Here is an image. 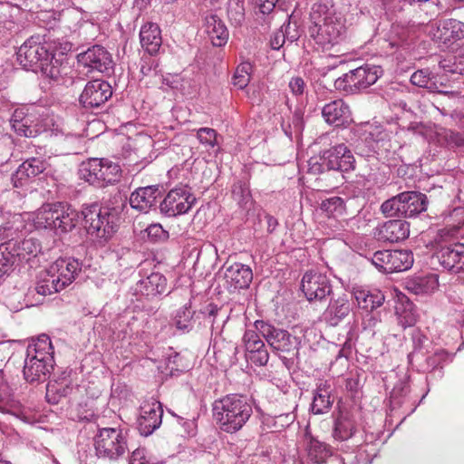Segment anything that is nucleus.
Listing matches in <instances>:
<instances>
[{
    "mask_svg": "<svg viewBox=\"0 0 464 464\" xmlns=\"http://www.w3.org/2000/svg\"><path fill=\"white\" fill-rule=\"evenodd\" d=\"M196 202L195 196L188 186H179L166 195L160 205V212L168 217L187 213Z\"/></svg>",
    "mask_w": 464,
    "mask_h": 464,
    "instance_id": "nucleus-12",
    "label": "nucleus"
},
{
    "mask_svg": "<svg viewBox=\"0 0 464 464\" xmlns=\"http://www.w3.org/2000/svg\"><path fill=\"white\" fill-rule=\"evenodd\" d=\"M57 216H59L56 221V230L61 232H68L74 228L79 222L78 212L72 208L70 206L58 203L57 204Z\"/></svg>",
    "mask_w": 464,
    "mask_h": 464,
    "instance_id": "nucleus-40",
    "label": "nucleus"
},
{
    "mask_svg": "<svg viewBox=\"0 0 464 464\" xmlns=\"http://www.w3.org/2000/svg\"><path fill=\"white\" fill-rule=\"evenodd\" d=\"M351 312V304L346 295L331 299L324 313L325 322L331 326L338 325Z\"/></svg>",
    "mask_w": 464,
    "mask_h": 464,
    "instance_id": "nucleus-29",
    "label": "nucleus"
},
{
    "mask_svg": "<svg viewBox=\"0 0 464 464\" xmlns=\"http://www.w3.org/2000/svg\"><path fill=\"white\" fill-rule=\"evenodd\" d=\"M252 65L249 63H242L234 73L232 82L238 89H244L250 82Z\"/></svg>",
    "mask_w": 464,
    "mask_h": 464,
    "instance_id": "nucleus-46",
    "label": "nucleus"
},
{
    "mask_svg": "<svg viewBox=\"0 0 464 464\" xmlns=\"http://www.w3.org/2000/svg\"><path fill=\"white\" fill-rule=\"evenodd\" d=\"M57 216V204L46 205L41 208L34 218V227L38 229L51 228L56 230Z\"/></svg>",
    "mask_w": 464,
    "mask_h": 464,
    "instance_id": "nucleus-41",
    "label": "nucleus"
},
{
    "mask_svg": "<svg viewBox=\"0 0 464 464\" xmlns=\"http://www.w3.org/2000/svg\"><path fill=\"white\" fill-rule=\"evenodd\" d=\"M119 164L107 159L92 158L81 164L79 175L82 179L96 188L115 184L121 177Z\"/></svg>",
    "mask_w": 464,
    "mask_h": 464,
    "instance_id": "nucleus-7",
    "label": "nucleus"
},
{
    "mask_svg": "<svg viewBox=\"0 0 464 464\" xmlns=\"http://www.w3.org/2000/svg\"><path fill=\"white\" fill-rule=\"evenodd\" d=\"M289 89L295 96H300L304 92L305 82L302 77H293L289 82Z\"/></svg>",
    "mask_w": 464,
    "mask_h": 464,
    "instance_id": "nucleus-58",
    "label": "nucleus"
},
{
    "mask_svg": "<svg viewBox=\"0 0 464 464\" xmlns=\"http://www.w3.org/2000/svg\"><path fill=\"white\" fill-rule=\"evenodd\" d=\"M378 239L384 242H398L406 239L410 235V225L405 220L392 219L383 223L377 228Z\"/></svg>",
    "mask_w": 464,
    "mask_h": 464,
    "instance_id": "nucleus-26",
    "label": "nucleus"
},
{
    "mask_svg": "<svg viewBox=\"0 0 464 464\" xmlns=\"http://www.w3.org/2000/svg\"><path fill=\"white\" fill-rule=\"evenodd\" d=\"M353 296L358 306L367 312L380 307L384 302V295L378 289L356 286L353 288Z\"/></svg>",
    "mask_w": 464,
    "mask_h": 464,
    "instance_id": "nucleus-34",
    "label": "nucleus"
},
{
    "mask_svg": "<svg viewBox=\"0 0 464 464\" xmlns=\"http://www.w3.org/2000/svg\"><path fill=\"white\" fill-rule=\"evenodd\" d=\"M401 196V217H415L427 209L428 198L425 194L417 191H405Z\"/></svg>",
    "mask_w": 464,
    "mask_h": 464,
    "instance_id": "nucleus-28",
    "label": "nucleus"
},
{
    "mask_svg": "<svg viewBox=\"0 0 464 464\" xmlns=\"http://www.w3.org/2000/svg\"><path fill=\"white\" fill-rule=\"evenodd\" d=\"M334 400L331 398V385L327 382H321L314 392L311 411L314 414H323L332 407Z\"/></svg>",
    "mask_w": 464,
    "mask_h": 464,
    "instance_id": "nucleus-37",
    "label": "nucleus"
},
{
    "mask_svg": "<svg viewBox=\"0 0 464 464\" xmlns=\"http://www.w3.org/2000/svg\"><path fill=\"white\" fill-rule=\"evenodd\" d=\"M21 227L22 223L19 218L5 223L4 225L0 226V239L5 240V242L15 240L18 237Z\"/></svg>",
    "mask_w": 464,
    "mask_h": 464,
    "instance_id": "nucleus-49",
    "label": "nucleus"
},
{
    "mask_svg": "<svg viewBox=\"0 0 464 464\" xmlns=\"http://www.w3.org/2000/svg\"><path fill=\"white\" fill-rule=\"evenodd\" d=\"M78 62L88 72L97 71L102 73H110L113 67L111 53L102 46L94 45L78 55Z\"/></svg>",
    "mask_w": 464,
    "mask_h": 464,
    "instance_id": "nucleus-17",
    "label": "nucleus"
},
{
    "mask_svg": "<svg viewBox=\"0 0 464 464\" xmlns=\"http://www.w3.org/2000/svg\"><path fill=\"white\" fill-rule=\"evenodd\" d=\"M81 271V264L71 257L54 261L39 277L35 291L42 295H52L72 283Z\"/></svg>",
    "mask_w": 464,
    "mask_h": 464,
    "instance_id": "nucleus-5",
    "label": "nucleus"
},
{
    "mask_svg": "<svg viewBox=\"0 0 464 464\" xmlns=\"http://www.w3.org/2000/svg\"><path fill=\"white\" fill-rule=\"evenodd\" d=\"M20 167L24 170L25 175L29 176L31 179H34L44 169L43 160L36 158H31L25 160Z\"/></svg>",
    "mask_w": 464,
    "mask_h": 464,
    "instance_id": "nucleus-54",
    "label": "nucleus"
},
{
    "mask_svg": "<svg viewBox=\"0 0 464 464\" xmlns=\"http://www.w3.org/2000/svg\"><path fill=\"white\" fill-rule=\"evenodd\" d=\"M413 350L408 355L410 363L419 362L423 355L424 352L427 351L430 344L429 338L423 334L420 330H414L411 335Z\"/></svg>",
    "mask_w": 464,
    "mask_h": 464,
    "instance_id": "nucleus-43",
    "label": "nucleus"
},
{
    "mask_svg": "<svg viewBox=\"0 0 464 464\" xmlns=\"http://www.w3.org/2000/svg\"><path fill=\"white\" fill-rule=\"evenodd\" d=\"M321 209L330 216L343 214L344 200L340 197H331L322 201Z\"/></svg>",
    "mask_w": 464,
    "mask_h": 464,
    "instance_id": "nucleus-51",
    "label": "nucleus"
},
{
    "mask_svg": "<svg viewBox=\"0 0 464 464\" xmlns=\"http://www.w3.org/2000/svg\"><path fill=\"white\" fill-rule=\"evenodd\" d=\"M54 363L53 348L48 335H40L26 350L24 376L29 382L44 381Z\"/></svg>",
    "mask_w": 464,
    "mask_h": 464,
    "instance_id": "nucleus-4",
    "label": "nucleus"
},
{
    "mask_svg": "<svg viewBox=\"0 0 464 464\" xmlns=\"http://www.w3.org/2000/svg\"><path fill=\"white\" fill-rule=\"evenodd\" d=\"M438 277L430 274L410 278L405 283L406 289L414 295H424L433 292L438 287Z\"/></svg>",
    "mask_w": 464,
    "mask_h": 464,
    "instance_id": "nucleus-39",
    "label": "nucleus"
},
{
    "mask_svg": "<svg viewBox=\"0 0 464 464\" xmlns=\"http://www.w3.org/2000/svg\"><path fill=\"white\" fill-rule=\"evenodd\" d=\"M322 116L324 121L335 128H346L353 121L350 106L343 100L336 99L324 105Z\"/></svg>",
    "mask_w": 464,
    "mask_h": 464,
    "instance_id": "nucleus-18",
    "label": "nucleus"
},
{
    "mask_svg": "<svg viewBox=\"0 0 464 464\" xmlns=\"http://www.w3.org/2000/svg\"><path fill=\"white\" fill-rule=\"evenodd\" d=\"M14 131L22 137L34 138L41 134L39 117L26 113L24 109H16L10 120Z\"/></svg>",
    "mask_w": 464,
    "mask_h": 464,
    "instance_id": "nucleus-21",
    "label": "nucleus"
},
{
    "mask_svg": "<svg viewBox=\"0 0 464 464\" xmlns=\"http://www.w3.org/2000/svg\"><path fill=\"white\" fill-rule=\"evenodd\" d=\"M409 392L410 388L406 382H400L397 383L391 392V403L393 407H400L403 403L404 398L408 395Z\"/></svg>",
    "mask_w": 464,
    "mask_h": 464,
    "instance_id": "nucleus-53",
    "label": "nucleus"
},
{
    "mask_svg": "<svg viewBox=\"0 0 464 464\" xmlns=\"http://www.w3.org/2000/svg\"><path fill=\"white\" fill-rule=\"evenodd\" d=\"M446 140L450 146L462 147L464 146V133L449 130L445 135Z\"/></svg>",
    "mask_w": 464,
    "mask_h": 464,
    "instance_id": "nucleus-60",
    "label": "nucleus"
},
{
    "mask_svg": "<svg viewBox=\"0 0 464 464\" xmlns=\"http://www.w3.org/2000/svg\"><path fill=\"white\" fill-rule=\"evenodd\" d=\"M324 157L327 169L350 171L354 169L355 159L353 154L343 143L324 151Z\"/></svg>",
    "mask_w": 464,
    "mask_h": 464,
    "instance_id": "nucleus-19",
    "label": "nucleus"
},
{
    "mask_svg": "<svg viewBox=\"0 0 464 464\" xmlns=\"http://www.w3.org/2000/svg\"><path fill=\"white\" fill-rule=\"evenodd\" d=\"M279 0H257L256 5L263 14H270L276 7Z\"/></svg>",
    "mask_w": 464,
    "mask_h": 464,
    "instance_id": "nucleus-62",
    "label": "nucleus"
},
{
    "mask_svg": "<svg viewBox=\"0 0 464 464\" xmlns=\"http://www.w3.org/2000/svg\"><path fill=\"white\" fill-rule=\"evenodd\" d=\"M410 36V29L404 25L394 24L392 25L390 31V37L388 40L392 47L400 46L405 44Z\"/></svg>",
    "mask_w": 464,
    "mask_h": 464,
    "instance_id": "nucleus-47",
    "label": "nucleus"
},
{
    "mask_svg": "<svg viewBox=\"0 0 464 464\" xmlns=\"http://www.w3.org/2000/svg\"><path fill=\"white\" fill-rule=\"evenodd\" d=\"M94 449L99 459L116 460L128 450L126 434L121 429H100L94 437Z\"/></svg>",
    "mask_w": 464,
    "mask_h": 464,
    "instance_id": "nucleus-9",
    "label": "nucleus"
},
{
    "mask_svg": "<svg viewBox=\"0 0 464 464\" xmlns=\"http://www.w3.org/2000/svg\"><path fill=\"white\" fill-rule=\"evenodd\" d=\"M246 358L256 366H265L268 362L269 353L265 343L260 339L259 333L246 330L243 336Z\"/></svg>",
    "mask_w": 464,
    "mask_h": 464,
    "instance_id": "nucleus-20",
    "label": "nucleus"
},
{
    "mask_svg": "<svg viewBox=\"0 0 464 464\" xmlns=\"http://www.w3.org/2000/svg\"><path fill=\"white\" fill-rule=\"evenodd\" d=\"M449 353L442 349L435 351L432 354L426 357L423 363L420 361L418 363L420 370L423 372H429V378L433 377L438 372V377H442L443 365L449 360Z\"/></svg>",
    "mask_w": 464,
    "mask_h": 464,
    "instance_id": "nucleus-38",
    "label": "nucleus"
},
{
    "mask_svg": "<svg viewBox=\"0 0 464 464\" xmlns=\"http://www.w3.org/2000/svg\"><path fill=\"white\" fill-rule=\"evenodd\" d=\"M382 72L381 66L365 63L337 78L334 88L349 94L356 93L374 84Z\"/></svg>",
    "mask_w": 464,
    "mask_h": 464,
    "instance_id": "nucleus-8",
    "label": "nucleus"
},
{
    "mask_svg": "<svg viewBox=\"0 0 464 464\" xmlns=\"http://www.w3.org/2000/svg\"><path fill=\"white\" fill-rule=\"evenodd\" d=\"M5 248L13 256L14 263L18 261H29L32 257H35L41 251L40 243L33 238H25L23 240H10L4 242Z\"/></svg>",
    "mask_w": 464,
    "mask_h": 464,
    "instance_id": "nucleus-25",
    "label": "nucleus"
},
{
    "mask_svg": "<svg viewBox=\"0 0 464 464\" xmlns=\"http://www.w3.org/2000/svg\"><path fill=\"white\" fill-rule=\"evenodd\" d=\"M196 137L199 143L208 150H213L216 154L220 152L222 136L216 130L208 127L199 128L196 130Z\"/></svg>",
    "mask_w": 464,
    "mask_h": 464,
    "instance_id": "nucleus-42",
    "label": "nucleus"
},
{
    "mask_svg": "<svg viewBox=\"0 0 464 464\" xmlns=\"http://www.w3.org/2000/svg\"><path fill=\"white\" fill-rule=\"evenodd\" d=\"M352 349H353V343L351 341V337H348L346 339V341L344 342V343L343 344V347L340 349V351L336 356L335 362L343 358H344L345 361H347L349 356L352 354Z\"/></svg>",
    "mask_w": 464,
    "mask_h": 464,
    "instance_id": "nucleus-63",
    "label": "nucleus"
},
{
    "mask_svg": "<svg viewBox=\"0 0 464 464\" xmlns=\"http://www.w3.org/2000/svg\"><path fill=\"white\" fill-rule=\"evenodd\" d=\"M301 289L309 302L323 301L333 293L329 278L317 272H306L304 275Z\"/></svg>",
    "mask_w": 464,
    "mask_h": 464,
    "instance_id": "nucleus-14",
    "label": "nucleus"
},
{
    "mask_svg": "<svg viewBox=\"0 0 464 464\" xmlns=\"http://www.w3.org/2000/svg\"><path fill=\"white\" fill-rule=\"evenodd\" d=\"M433 36L444 44H454L464 38V23L456 19L443 20L439 24Z\"/></svg>",
    "mask_w": 464,
    "mask_h": 464,
    "instance_id": "nucleus-27",
    "label": "nucleus"
},
{
    "mask_svg": "<svg viewBox=\"0 0 464 464\" xmlns=\"http://www.w3.org/2000/svg\"><path fill=\"white\" fill-rule=\"evenodd\" d=\"M433 257L448 271L454 274L464 272V244L462 243L440 246Z\"/></svg>",
    "mask_w": 464,
    "mask_h": 464,
    "instance_id": "nucleus-16",
    "label": "nucleus"
},
{
    "mask_svg": "<svg viewBox=\"0 0 464 464\" xmlns=\"http://www.w3.org/2000/svg\"><path fill=\"white\" fill-rule=\"evenodd\" d=\"M408 306L409 307H405L402 311H401L399 308H396L398 323L403 328L411 327L417 322V315L413 312L411 305L409 304Z\"/></svg>",
    "mask_w": 464,
    "mask_h": 464,
    "instance_id": "nucleus-55",
    "label": "nucleus"
},
{
    "mask_svg": "<svg viewBox=\"0 0 464 464\" xmlns=\"http://www.w3.org/2000/svg\"><path fill=\"white\" fill-rule=\"evenodd\" d=\"M17 62L27 71L40 72L45 77L57 81L61 76V64L54 58L51 44L40 35L28 38L16 53Z\"/></svg>",
    "mask_w": 464,
    "mask_h": 464,
    "instance_id": "nucleus-2",
    "label": "nucleus"
},
{
    "mask_svg": "<svg viewBox=\"0 0 464 464\" xmlns=\"http://www.w3.org/2000/svg\"><path fill=\"white\" fill-rule=\"evenodd\" d=\"M227 16L232 24L239 25L245 19L244 0H229Z\"/></svg>",
    "mask_w": 464,
    "mask_h": 464,
    "instance_id": "nucleus-48",
    "label": "nucleus"
},
{
    "mask_svg": "<svg viewBox=\"0 0 464 464\" xmlns=\"http://www.w3.org/2000/svg\"><path fill=\"white\" fill-rule=\"evenodd\" d=\"M370 260L379 271L388 274L408 270L414 261L409 249L376 251Z\"/></svg>",
    "mask_w": 464,
    "mask_h": 464,
    "instance_id": "nucleus-11",
    "label": "nucleus"
},
{
    "mask_svg": "<svg viewBox=\"0 0 464 464\" xmlns=\"http://www.w3.org/2000/svg\"><path fill=\"white\" fill-rule=\"evenodd\" d=\"M159 195V188L155 186L138 188L130 197V205L140 212H148L155 206Z\"/></svg>",
    "mask_w": 464,
    "mask_h": 464,
    "instance_id": "nucleus-30",
    "label": "nucleus"
},
{
    "mask_svg": "<svg viewBox=\"0 0 464 464\" xmlns=\"http://www.w3.org/2000/svg\"><path fill=\"white\" fill-rule=\"evenodd\" d=\"M224 278L230 292L246 289L253 280V272L249 266L234 263L226 268Z\"/></svg>",
    "mask_w": 464,
    "mask_h": 464,
    "instance_id": "nucleus-24",
    "label": "nucleus"
},
{
    "mask_svg": "<svg viewBox=\"0 0 464 464\" xmlns=\"http://www.w3.org/2000/svg\"><path fill=\"white\" fill-rule=\"evenodd\" d=\"M205 32L214 46H223L228 40V30L224 22L216 14H209L205 17Z\"/></svg>",
    "mask_w": 464,
    "mask_h": 464,
    "instance_id": "nucleus-32",
    "label": "nucleus"
},
{
    "mask_svg": "<svg viewBox=\"0 0 464 464\" xmlns=\"http://www.w3.org/2000/svg\"><path fill=\"white\" fill-rule=\"evenodd\" d=\"M285 42V33L283 28L273 34L270 39V45L274 50H279Z\"/></svg>",
    "mask_w": 464,
    "mask_h": 464,
    "instance_id": "nucleus-61",
    "label": "nucleus"
},
{
    "mask_svg": "<svg viewBox=\"0 0 464 464\" xmlns=\"http://www.w3.org/2000/svg\"><path fill=\"white\" fill-rule=\"evenodd\" d=\"M304 444L308 459L316 464L325 462L332 456L331 447L307 431L304 434Z\"/></svg>",
    "mask_w": 464,
    "mask_h": 464,
    "instance_id": "nucleus-33",
    "label": "nucleus"
},
{
    "mask_svg": "<svg viewBox=\"0 0 464 464\" xmlns=\"http://www.w3.org/2000/svg\"><path fill=\"white\" fill-rule=\"evenodd\" d=\"M212 413L220 430L235 433L247 422L253 413V408L246 397L228 394L213 402Z\"/></svg>",
    "mask_w": 464,
    "mask_h": 464,
    "instance_id": "nucleus-3",
    "label": "nucleus"
},
{
    "mask_svg": "<svg viewBox=\"0 0 464 464\" xmlns=\"http://www.w3.org/2000/svg\"><path fill=\"white\" fill-rule=\"evenodd\" d=\"M148 236L153 239L161 238L165 236L166 231L160 224H152L146 229Z\"/></svg>",
    "mask_w": 464,
    "mask_h": 464,
    "instance_id": "nucleus-64",
    "label": "nucleus"
},
{
    "mask_svg": "<svg viewBox=\"0 0 464 464\" xmlns=\"http://www.w3.org/2000/svg\"><path fill=\"white\" fill-rule=\"evenodd\" d=\"M193 314L194 312L191 310L189 304H186L177 310L173 318L177 329L187 332L191 330L193 327Z\"/></svg>",
    "mask_w": 464,
    "mask_h": 464,
    "instance_id": "nucleus-45",
    "label": "nucleus"
},
{
    "mask_svg": "<svg viewBox=\"0 0 464 464\" xmlns=\"http://www.w3.org/2000/svg\"><path fill=\"white\" fill-rule=\"evenodd\" d=\"M309 34L322 50H330L345 37L346 27L337 14L333 0H320L310 13Z\"/></svg>",
    "mask_w": 464,
    "mask_h": 464,
    "instance_id": "nucleus-1",
    "label": "nucleus"
},
{
    "mask_svg": "<svg viewBox=\"0 0 464 464\" xmlns=\"http://www.w3.org/2000/svg\"><path fill=\"white\" fill-rule=\"evenodd\" d=\"M31 178L25 175L24 170L19 166L17 170L12 175V182L15 188H22L28 184Z\"/></svg>",
    "mask_w": 464,
    "mask_h": 464,
    "instance_id": "nucleus-59",
    "label": "nucleus"
},
{
    "mask_svg": "<svg viewBox=\"0 0 464 464\" xmlns=\"http://www.w3.org/2000/svg\"><path fill=\"white\" fill-rule=\"evenodd\" d=\"M140 41L142 48L150 54L158 53L161 44L162 37L160 26L151 22L143 24L140 31Z\"/></svg>",
    "mask_w": 464,
    "mask_h": 464,
    "instance_id": "nucleus-31",
    "label": "nucleus"
},
{
    "mask_svg": "<svg viewBox=\"0 0 464 464\" xmlns=\"http://www.w3.org/2000/svg\"><path fill=\"white\" fill-rule=\"evenodd\" d=\"M77 387L78 386L67 377L50 382L46 387V399L48 402L57 404L62 398H66L72 394Z\"/></svg>",
    "mask_w": 464,
    "mask_h": 464,
    "instance_id": "nucleus-36",
    "label": "nucleus"
},
{
    "mask_svg": "<svg viewBox=\"0 0 464 464\" xmlns=\"http://www.w3.org/2000/svg\"><path fill=\"white\" fill-rule=\"evenodd\" d=\"M401 193L386 201L381 206L382 212L389 217H401Z\"/></svg>",
    "mask_w": 464,
    "mask_h": 464,
    "instance_id": "nucleus-52",
    "label": "nucleus"
},
{
    "mask_svg": "<svg viewBox=\"0 0 464 464\" xmlns=\"http://www.w3.org/2000/svg\"><path fill=\"white\" fill-rule=\"evenodd\" d=\"M308 172L312 174H320L324 171L326 165L324 163V155L320 158L314 157L311 158L307 162Z\"/></svg>",
    "mask_w": 464,
    "mask_h": 464,
    "instance_id": "nucleus-57",
    "label": "nucleus"
},
{
    "mask_svg": "<svg viewBox=\"0 0 464 464\" xmlns=\"http://www.w3.org/2000/svg\"><path fill=\"white\" fill-rule=\"evenodd\" d=\"M256 330L266 341L274 353L279 357L294 354L296 350L295 338L286 330L276 327L263 320H256L254 324Z\"/></svg>",
    "mask_w": 464,
    "mask_h": 464,
    "instance_id": "nucleus-10",
    "label": "nucleus"
},
{
    "mask_svg": "<svg viewBox=\"0 0 464 464\" xmlns=\"http://www.w3.org/2000/svg\"><path fill=\"white\" fill-rule=\"evenodd\" d=\"M112 95L111 86L106 81L96 79L86 83L79 102L86 109L98 108Z\"/></svg>",
    "mask_w": 464,
    "mask_h": 464,
    "instance_id": "nucleus-15",
    "label": "nucleus"
},
{
    "mask_svg": "<svg viewBox=\"0 0 464 464\" xmlns=\"http://www.w3.org/2000/svg\"><path fill=\"white\" fill-rule=\"evenodd\" d=\"M13 256L0 245V278L6 275L14 265Z\"/></svg>",
    "mask_w": 464,
    "mask_h": 464,
    "instance_id": "nucleus-56",
    "label": "nucleus"
},
{
    "mask_svg": "<svg viewBox=\"0 0 464 464\" xmlns=\"http://www.w3.org/2000/svg\"><path fill=\"white\" fill-rule=\"evenodd\" d=\"M333 438L336 441L344 442L352 439L357 432V422L354 415L346 409H339L333 414Z\"/></svg>",
    "mask_w": 464,
    "mask_h": 464,
    "instance_id": "nucleus-22",
    "label": "nucleus"
},
{
    "mask_svg": "<svg viewBox=\"0 0 464 464\" xmlns=\"http://www.w3.org/2000/svg\"><path fill=\"white\" fill-rule=\"evenodd\" d=\"M411 82L413 85L435 91L437 89L436 83L430 77L428 70L422 69L413 72L411 76Z\"/></svg>",
    "mask_w": 464,
    "mask_h": 464,
    "instance_id": "nucleus-50",
    "label": "nucleus"
},
{
    "mask_svg": "<svg viewBox=\"0 0 464 464\" xmlns=\"http://www.w3.org/2000/svg\"><path fill=\"white\" fill-rule=\"evenodd\" d=\"M136 291L149 297L162 295L167 291V279L160 273H151L137 283Z\"/></svg>",
    "mask_w": 464,
    "mask_h": 464,
    "instance_id": "nucleus-35",
    "label": "nucleus"
},
{
    "mask_svg": "<svg viewBox=\"0 0 464 464\" xmlns=\"http://www.w3.org/2000/svg\"><path fill=\"white\" fill-rule=\"evenodd\" d=\"M82 215L91 239L98 246H104L116 231L114 217L110 210L95 203L84 207Z\"/></svg>",
    "mask_w": 464,
    "mask_h": 464,
    "instance_id": "nucleus-6",
    "label": "nucleus"
},
{
    "mask_svg": "<svg viewBox=\"0 0 464 464\" xmlns=\"http://www.w3.org/2000/svg\"><path fill=\"white\" fill-rule=\"evenodd\" d=\"M39 125L41 127V134L45 133L46 136L62 138L65 140H76L80 139V135L72 133V131L65 125L63 120L54 113H45L39 116Z\"/></svg>",
    "mask_w": 464,
    "mask_h": 464,
    "instance_id": "nucleus-23",
    "label": "nucleus"
},
{
    "mask_svg": "<svg viewBox=\"0 0 464 464\" xmlns=\"http://www.w3.org/2000/svg\"><path fill=\"white\" fill-rule=\"evenodd\" d=\"M163 410L161 403L154 398L144 400L140 406L137 425L142 436L150 435L157 430L162 420Z\"/></svg>",
    "mask_w": 464,
    "mask_h": 464,
    "instance_id": "nucleus-13",
    "label": "nucleus"
},
{
    "mask_svg": "<svg viewBox=\"0 0 464 464\" xmlns=\"http://www.w3.org/2000/svg\"><path fill=\"white\" fill-rule=\"evenodd\" d=\"M355 133L362 142H364L369 151L375 150L378 141L382 139V131L372 125L365 124L355 129Z\"/></svg>",
    "mask_w": 464,
    "mask_h": 464,
    "instance_id": "nucleus-44",
    "label": "nucleus"
}]
</instances>
